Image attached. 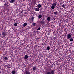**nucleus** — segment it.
Here are the masks:
<instances>
[{"mask_svg": "<svg viewBox=\"0 0 74 74\" xmlns=\"http://www.w3.org/2000/svg\"><path fill=\"white\" fill-rule=\"evenodd\" d=\"M36 23H34L32 25H33V26H36Z\"/></svg>", "mask_w": 74, "mask_h": 74, "instance_id": "obj_29", "label": "nucleus"}, {"mask_svg": "<svg viewBox=\"0 0 74 74\" xmlns=\"http://www.w3.org/2000/svg\"><path fill=\"white\" fill-rule=\"evenodd\" d=\"M23 26L24 27H25V26H27V23H25L23 24Z\"/></svg>", "mask_w": 74, "mask_h": 74, "instance_id": "obj_15", "label": "nucleus"}, {"mask_svg": "<svg viewBox=\"0 0 74 74\" xmlns=\"http://www.w3.org/2000/svg\"><path fill=\"white\" fill-rule=\"evenodd\" d=\"M47 34L48 36H49L50 34V33H48Z\"/></svg>", "mask_w": 74, "mask_h": 74, "instance_id": "obj_31", "label": "nucleus"}, {"mask_svg": "<svg viewBox=\"0 0 74 74\" xmlns=\"http://www.w3.org/2000/svg\"><path fill=\"white\" fill-rule=\"evenodd\" d=\"M16 1L15 0H11L10 1V3H13L14 2H15Z\"/></svg>", "mask_w": 74, "mask_h": 74, "instance_id": "obj_8", "label": "nucleus"}, {"mask_svg": "<svg viewBox=\"0 0 74 74\" xmlns=\"http://www.w3.org/2000/svg\"><path fill=\"white\" fill-rule=\"evenodd\" d=\"M70 42H73V41H74V39H73V38H70V39H69Z\"/></svg>", "mask_w": 74, "mask_h": 74, "instance_id": "obj_10", "label": "nucleus"}, {"mask_svg": "<svg viewBox=\"0 0 74 74\" xmlns=\"http://www.w3.org/2000/svg\"><path fill=\"white\" fill-rule=\"evenodd\" d=\"M71 34L69 33L67 34V36H66L67 39L66 40H69V39H70L71 38Z\"/></svg>", "mask_w": 74, "mask_h": 74, "instance_id": "obj_1", "label": "nucleus"}, {"mask_svg": "<svg viewBox=\"0 0 74 74\" xmlns=\"http://www.w3.org/2000/svg\"><path fill=\"white\" fill-rule=\"evenodd\" d=\"M55 7L54 6L52 5L51 7V8L52 9V10H53L55 8Z\"/></svg>", "mask_w": 74, "mask_h": 74, "instance_id": "obj_17", "label": "nucleus"}, {"mask_svg": "<svg viewBox=\"0 0 74 74\" xmlns=\"http://www.w3.org/2000/svg\"><path fill=\"white\" fill-rule=\"evenodd\" d=\"M46 74H51V72L50 71L48 72Z\"/></svg>", "mask_w": 74, "mask_h": 74, "instance_id": "obj_25", "label": "nucleus"}, {"mask_svg": "<svg viewBox=\"0 0 74 74\" xmlns=\"http://www.w3.org/2000/svg\"><path fill=\"white\" fill-rule=\"evenodd\" d=\"M17 25H18L17 24V23H15L14 24V25L15 26H17Z\"/></svg>", "mask_w": 74, "mask_h": 74, "instance_id": "obj_24", "label": "nucleus"}, {"mask_svg": "<svg viewBox=\"0 0 74 74\" xmlns=\"http://www.w3.org/2000/svg\"><path fill=\"white\" fill-rule=\"evenodd\" d=\"M41 22L42 25H44L45 24V21L44 20H42Z\"/></svg>", "mask_w": 74, "mask_h": 74, "instance_id": "obj_9", "label": "nucleus"}, {"mask_svg": "<svg viewBox=\"0 0 74 74\" xmlns=\"http://www.w3.org/2000/svg\"><path fill=\"white\" fill-rule=\"evenodd\" d=\"M2 36H3V37H5L6 36H7V34L5 32H3L1 33Z\"/></svg>", "mask_w": 74, "mask_h": 74, "instance_id": "obj_2", "label": "nucleus"}, {"mask_svg": "<svg viewBox=\"0 0 74 74\" xmlns=\"http://www.w3.org/2000/svg\"><path fill=\"white\" fill-rule=\"evenodd\" d=\"M34 4H36V3H37V2L36 1H34Z\"/></svg>", "mask_w": 74, "mask_h": 74, "instance_id": "obj_28", "label": "nucleus"}, {"mask_svg": "<svg viewBox=\"0 0 74 74\" xmlns=\"http://www.w3.org/2000/svg\"><path fill=\"white\" fill-rule=\"evenodd\" d=\"M37 6H38V8H40L41 7V5L40 4H39L37 5Z\"/></svg>", "mask_w": 74, "mask_h": 74, "instance_id": "obj_18", "label": "nucleus"}, {"mask_svg": "<svg viewBox=\"0 0 74 74\" xmlns=\"http://www.w3.org/2000/svg\"><path fill=\"white\" fill-rule=\"evenodd\" d=\"M34 17H32L31 18V19L32 21H33V19H34Z\"/></svg>", "mask_w": 74, "mask_h": 74, "instance_id": "obj_23", "label": "nucleus"}, {"mask_svg": "<svg viewBox=\"0 0 74 74\" xmlns=\"http://www.w3.org/2000/svg\"><path fill=\"white\" fill-rule=\"evenodd\" d=\"M5 67H7V65H5Z\"/></svg>", "mask_w": 74, "mask_h": 74, "instance_id": "obj_32", "label": "nucleus"}, {"mask_svg": "<svg viewBox=\"0 0 74 74\" xmlns=\"http://www.w3.org/2000/svg\"><path fill=\"white\" fill-rule=\"evenodd\" d=\"M25 73V74H30V73L28 71H26Z\"/></svg>", "mask_w": 74, "mask_h": 74, "instance_id": "obj_16", "label": "nucleus"}, {"mask_svg": "<svg viewBox=\"0 0 74 74\" xmlns=\"http://www.w3.org/2000/svg\"><path fill=\"white\" fill-rule=\"evenodd\" d=\"M8 66H10V64H8V65H7Z\"/></svg>", "mask_w": 74, "mask_h": 74, "instance_id": "obj_30", "label": "nucleus"}, {"mask_svg": "<svg viewBox=\"0 0 74 74\" xmlns=\"http://www.w3.org/2000/svg\"><path fill=\"white\" fill-rule=\"evenodd\" d=\"M55 12H54V15H58V11H54Z\"/></svg>", "mask_w": 74, "mask_h": 74, "instance_id": "obj_6", "label": "nucleus"}, {"mask_svg": "<svg viewBox=\"0 0 74 74\" xmlns=\"http://www.w3.org/2000/svg\"><path fill=\"white\" fill-rule=\"evenodd\" d=\"M7 59H8V58H7V57H6L4 58V60H7Z\"/></svg>", "mask_w": 74, "mask_h": 74, "instance_id": "obj_22", "label": "nucleus"}, {"mask_svg": "<svg viewBox=\"0 0 74 74\" xmlns=\"http://www.w3.org/2000/svg\"><path fill=\"white\" fill-rule=\"evenodd\" d=\"M37 68L36 67V66H35L34 67H33V70L34 71H36V70H37Z\"/></svg>", "mask_w": 74, "mask_h": 74, "instance_id": "obj_5", "label": "nucleus"}, {"mask_svg": "<svg viewBox=\"0 0 74 74\" xmlns=\"http://www.w3.org/2000/svg\"><path fill=\"white\" fill-rule=\"evenodd\" d=\"M66 6V5H64V4H63L62 5V7H63V8H66L65 6Z\"/></svg>", "mask_w": 74, "mask_h": 74, "instance_id": "obj_21", "label": "nucleus"}, {"mask_svg": "<svg viewBox=\"0 0 74 74\" xmlns=\"http://www.w3.org/2000/svg\"><path fill=\"white\" fill-rule=\"evenodd\" d=\"M40 29H41V27H39L38 28V29H37V31L40 30Z\"/></svg>", "mask_w": 74, "mask_h": 74, "instance_id": "obj_26", "label": "nucleus"}, {"mask_svg": "<svg viewBox=\"0 0 74 74\" xmlns=\"http://www.w3.org/2000/svg\"><path fill=\"white\" fill-rule=\"evenodd\" d=\"M51 74H55V70L53 69L51 70V72H50Z\"/></svg>", "mask_w": 74, "mask_h": 74, "instance_id": "obj_3", "label": "nucleus"}, {"mask_svg": "<svg viewBox=\"0 0 74 74\" xmlns=\"http://www.w3.org/2000/svg\"><path fill=\"white\" fill-rule=\"evenodd\" d=\"M57 2H55L54 3H53L52 5L56 7V4H57Z\"/></svg>", "mask_w": 74, "mask_h": 74, "instance_id": "obj_4", "label": "nucleus"}, {"mask_svg": "<svg viewBox=\"0 0 74 74\" xmlns=\"http://www.w3.org/2000/svg\"><path fill=\"white\" fill-rule=\"evenodd\" d=\"M7 4L6 3H5L3 6V7H5V8H7V7H8V5H7Z\"/></svg>", "mask_w": 74, "mask_h": 74, "instance_id": "obj_7", "label": "nucleus"}, {"mask_svg": "<svg viewBox=\"0 0 74 74\" xmlns=\"http://www.w3.org/2000/svg\"><path fill=\"white\" fill-rule=\"evenodd\" d=\"M47 19L48 21H51V17H48L47 18Z\"/></svg>", "mask_w": 74, "mask_h": 74, "instance_id": "obj_14", "label": "nucleus"}, {"mask_svg": "<svg viewBox=\"0 0 74 74\" xmlns=\"http://www.w3.org/2000/svg\"><path fill=\"white\" fill-rule=\"evenodd\" d=\"M16 72H15V71H12V74H15Z\"/></svg>", "mask_w": 74, "mask_h": 74, "instance_id": "obj_19", "label": "nucleus"}, {"mask_svg": "<svg viewBox=\"0 0 74 74\" xmlns=\"http://www.w3.org/2000/svg\"><path fill=\"white\" fill-rule=\"evenodd\" d=\"M59 26L61 27L62 26V24H61V23H59Z\"/></svg>", "mask_w": 74, "mask_h": 74, "instance_id": "obj_27", "label": "nucleus"}, {"mask_svg": "<svg viewBox=\"0 0 74 74\" xmlns=\"http://www.w3.org/2000/svg\"><path fill=\"white\" fill-rule=\"evenodd\" d=\"M38 18L39 19H41V18H42V15L41 14H40L38 15Z\"/></svg>", "mask_w": 74, "mask_h": 74, "instance_id": "obj_13", "label": "nucleus"}, {"mask_svg": "<svg viewBox=\"0 0 74 74\" xmlns=\"http://www.w3.org/2000/svg\"><path fill=\"white\" fill-rule=\"evenodd\" d=\"M24 58V59H26L28 58V56L27 55H26Z\"/></svg>", "mask_w": 74, "mask_h": 74, "instance_id": "obj_12", "label": "nucleus"}, {"mask_svg": "<svg viewBox=\"0 0 74 74\" xmlns=\"http://www.w3.org/2000/svg\"><path fill=\"white\" fill-rule=\"evenodd\" d=\"M35 11H40V9L38 8H36L35 9Z\"/></svg>", "mask_w": 74, "mask_h": 74, "instance_id": "obj_11", "label": "nucleus"}, {"mask_svg": "<svg viewBox=\"0 0 74 74\" xmlns=\"http://www.w3.org/2000/svg\"><path fill=\"white\" fill-rule=\"evenodd\" d=\"M50 48H51V47L48 46V47H47V50H49V49H50Z\"/></svg>", "mask_w": 74, "mask_h": 74, "instance_id": "obj_20", "label": "nucleus"}]
</instances>
